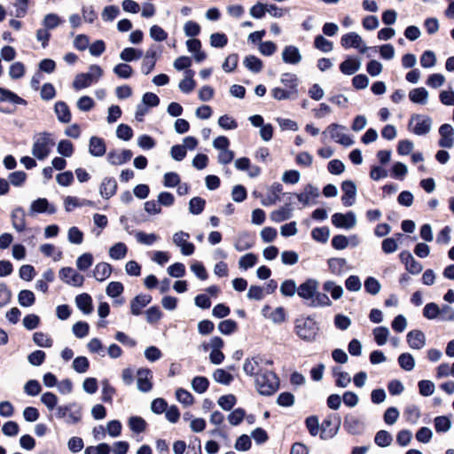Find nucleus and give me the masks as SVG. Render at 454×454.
<instances>
[{
  "mask_svg": "<svg viewBox=\"0 0 454 454\" xmlns=\"http://www.w3.org/2000/svg\"><path fill=\"white\" fill-rule=\"evenodd\" d=\"M244 66L253 73H259L262 68V62L254 55H248L243 61Z\"/></svg>",
  "mask_w": 454,
  "mask_h": 454,
  "instance_id": "42",
  "label": "nucleus"
},
{
  "mask_svg": "<svg viewBox=\"0 0 454 454\" xmlns=\"http://www.w3.org/2000/svg\"><path fill=\"white\" fill-rule=\"evenodd\" d=\"M432 119L424 114H413L409 122V129L417 136H423L431 130Z\"/></svg>",
  "mask_w": 454,
  "mask_h": 454,
  "instance_id": "5",
  "label": "nucleus"
},
{
  "mask_svg": "<svg viewBox=\"0 0 454 454\" xmlns=\"http://www.w3.org/2000/svg\"><path fill=\"white\" fill-rule=\"evenodd\" d=\"M114 73L120 78L128 79L133 74L132 67L126 63H120L116 65L114 69Z\"/></svg>",
  "mask_w": 454,
  "mask_h": 454,
  "instance_id": "52",
  "label": "nucleus"
},
{
  "mask_svg": "<svg viewBox=\"0 0 454 454\" xmlns=\"http://www.w3.org/2000/svg\"><path fill=\"white\" fill-rule=\"evenodd\" d=\"M152 301V297L148 294L137 295L130 302L131 313L135 316L141 314V310Z\"/></svg>",
  "mask_w": 454,
  "mask_h": 454,
  "instance_id": "25",
  "label": "nucleus"
},
{
  "mask_svg": "<svg viewBox=\"0 0 454 454\" xmlns=\"http://www.w3.org/2000/svg\"><path fill=\"white\" fill-rule=\"evenodd\" d=\"M263 359L260 356H254L251 359L247 358L243 364V371L249 376L256 375V372L262 370L260 365L262 364Z\"/></svg>",
  "mask_w": 454,
  "mask_h": 454,
  "instance_id": "27",
  "label": "nucleus"
},
{
  "mask_svg": "<svg viewBox=\"0 0 454 454\" xmlns=\"http://www.w3.org/2000/svg\"><path fill=\"white\" fill-rule=\"evenodd\" d=\"M93 263V256L90 253L82 254L76 260V267L80 270H88Z\"/></svg>",
  "mask_w": 454,
  "mask_h": 454,
  "instance_id": "59",
  "label": "nucleus"
},
{
  "mask_svg": "<svg viewBox=\"0 0 454 454\" xmlns=\"http://www.w3.org/2000/svg\"><path fill=\"white\" fill-rule=\"evenodd\" d=\"M292 216V210L281 207L270 214V219L275 223H280L289 219Z\"/></svg>",
  "mask_w": 454,
  "mask_h": 454,
  "instance_id": "58",
  "label": "nucleus"
},
{
  "mask_svg": "<svg viewBox=\"0 0 454 454\" xmlns=\"http://www.w3.org/2000/svg\"><path fill=\"white\" fill-rule=\"evenodd\" d=\"M374 441L380 447H387L391 444L393 437L387 431L380 430L376 434Z\"/></svg>",
  "mask_w": 454,
  "mask_h": 454,
  "instance_id": "55",
  "label": "nucleus"
},
{
  "mask_svg": "<svg viewBox=\"0 0 454 454\" xmlns=\"http://www.w3.org/2000/svg\"><path fill=\"white\" fill-rule=\"evenodd\" d=\"M57 151L64 157H71L74 153V145L69 140H61L58 145Z\"/></svg>",
  "mask_w": 454,
  "mask_h": 454,
  "instance_id": "64",
  "label": "nucleus"
},
{
  "mask_svg": "<svg viewBox=\"0 0 454 454\" xmlns=\"http://www.w3.org/2000/svg\"><path fill=\"white\" fill-rule=\"evenodd\" d=\"M130 430L136 434L144 432L146 428V421L138 416H131L128 421Z\"/></svg>",
  "mask_w": 454,
  "mask_h": 454,
  "instance_id": "38",
  "label": "nucleus"
},
{
  "mask_svg": "<svg viewBox=\"0 0 454 454\" xmlns=\"http://www.w3.org/2000/svg\"><path fill=\"white\" fill-rule=\"evenodd\" d=\"M137 388L139 391L146 393L149 392L153 385L150 381L152 372L148 369H139L137 371Z\"/></svg>",
  "mask_w": 454,
  "mask_h": 454,
  "instance_id": "20",
  "label": "nucleus"
},
{
  "mask_svg": "<svg viewBox=\"0 0 454 454\" xmlns=\"http://www.w3.org/2000/svg\"><path fill=\"white\" fill-rule=\"evenodd\" d=\"M184 74L185 77L179 82L178 87L182 92L187 94L192 92L196 87V82L193 80L194 71L186 69Z\"/></svg>",
  "mask_w": 454,
  "mask_h": 454,
  "instance_id": "31",
  "label": "nucleus"
},
{
  "mask_svg": "<svg viewBox=\"0 0 454 454\" xmlns=\"http://www.w3.org/2000/svg\"><path fill=\"white\" fill-rule=\"evenodd\" d=\"M372 333L376 343L379 346H383L387 343L390 333L386 326H380L373 329Z\"/></svg>",
  "mask_w": 454,
  "mask_h": 454,
  "instance_id": "46",
  "label": "nucleus"
},
{
  "mask_svg": "<svg viewBox=\"0 0 454 454\" xmlns=\"http://www.w3.org/2000/svg\"><path fill=\"white\" fill-rule=\"evenodd\" d=\"M340 44L345 49L356 48L361 53H365L369 49L365 45L363 38L356 32H349L343 35L340 38Z\"/></svg>",
  "mask_w": 454,
  "mask_h": 454,
  "instance_id": "7",
  "label": "nucleus"
},
{
  "mask_svg": "<svg viewBox=\"0 0 454 454\" xmlns=\"http://www.w3.org/2000/svg\"><path fill=\"white\" fill-rule=\"evenodd\" d=\"M314 46L323 52H330L333 48V43L320 35L315 37Z\"/></svg>",
  "mask_w": 454,
  "mask_h": 454,
  "instance_id": "51",
  "label": "nucleus"
},
{
  "mask_svg": "<svg viewBox=\"0 0 454 454\" xmlns=\"http://www.w3.org/2000/svg\"><path fill=\"white\" fill-rule=\"evenodd\" d=\"M124 290L123 285L121 282H110L106 286V293L110 297H118L120 296Z\"/></svg>",
  "mask_w": 454,
  "mask_h": 454,
  "instance_id": "63",
  "label": "nucleus"
},
{
  "mask_svg": "<svg viewBox=\"0 0 454 454\" xmlns=\"http://www.w3.org/2000/svg\"><path fill=\"white\" fill-rule=\"evenodd\" d=\"M133 153L129 149L121 151L112 150L107 153V161L111 165H122L131 160Z\"/></svg>",
  "mask_w": 454,
  "mask_h": 454,
  "instance_id": "13",
  "label": "nucleus"
},
{
  "mask_svg": "<svg viewBox=\"0 0 454 454\" xmlns=\"http://www.w3.org/2000/svg\"><path fill=\"white\" fill-rule=\"evenodd\" d=\"M361 62L359 59L348 58L340 65L341 73L351 75L360 69Z\"/></svg>",
  "mask_w": 454,
  "mask_h": 454,
  "instance_id": "34",
  "label": "nucleus"
},
{
  "mask_svg": "<svg viewBox=\"0 0 454 454\" xmlns=\"http://www.w3.org/2000/svg\"><path fill=\"white\" fill-rule=\"evenodd\" d=\"M434 422L437 433H446L451 427V421L446 416H438L434 419Z\"/></svg>",
  "mask_w": 454,
  "mask_h": 454,
  "instance_id": "49",
  "label": "nucleus"
},
{
  "mask_svg": "<svg viewBox=\"0 0 454 454\" xmlns=\"http://www.w3.org/2000/svg\"><path fill=\"white\" fill-rule=\"evenodd\" d=\"M365 291L372 294L376 295L381 289L380 283L373 277H368L364 281Z\"/></svg>",
  "mask_w": 454,
  "mask_h": 454,
  "instance_id": "53",
  "label": "nucleus"
},
{
  "mask_svg": "<svg viewBox=\"0 0 454 454\" xmlns=\"http://www.w3.org/2000/svg\"><path fill=\"white\" fill-rule=\"evenodd\" d=\"M323 288L325 292H329L334 300H339L343 295L342 286L336 285L333 281H325L323 285Z\"/></svg>",
  "mask_w": 454,
  "mask_h": 454,
  "instance_id": "41",
  "label": "nucleus"
},
{
  "mask_svg": "<svg viewBox=\"0 0 454 454\" xmlns=\"http://www.w3.org/2000/svg\"><path fill=\"white\" fill-rule=\"evenodd\" d=\"M328 266L333 274L341 276L347 271V260L344 258H331L328 260Z\"/></svg>",
  "mask_w": 454,
  "mask_h": 454,
  "instance_id": "32",
  "label": "nucleus"
},
{
  "mask_svg": "<svg viewBox=\"0 0 454 454\" xmlns=\"http://www.w3.org/2000/svg\"><path fill=\"white\" fill-rule=\"evenodd\" d=\"M117 191V182L114 177H104L99 185V194L102 198L109 200Z\"/></svg>",
  "mask_w": 454,
  "mask_h": 454,
  "instance_id": "18",
  "label": "nucleus"
},
{
  "mask_svg": "<svg viewBox=\"0 0 454 454\" xmlns=\"http://www.w3.org/2000/svg\"><path fill=\"white\" fill-rule=\"evenodd\" d=\"M54 111L60 122L68 123L71 121V113L65 102L58 101L54 106Z\"/></svg>",
  "mask_w": 454,
  "mask_h": 454,
  "instance_id": "30",
  "label": "nucleus"
},
{
  "mask_svg": "<svg viewBox=\"0 0 454 454\" xmlns=\"http://www.w3.org/2000/svg\"><path fill=\"white\" fill-rule=\"evenodd\" d=\"M409 98L413 103L425 105L427 102L428 91L423 87L416 88L410 91Z\"/></svg>",
  "mask_w": 454,
  "mask_h": 454,
  "instance_id": "36",
  "label": "nucleus"
},
{
  "mask_svg": "<svg viewBox=\"0 0 454 454\" xmlns=\"http://www.w3.org/2000/svg\"><path fill=\"white\" fill-rule=\"evenodd\" d=\"M404 415L407 421L416 424L420 418V410L415 404L408 405L404 411Z\"/></svg>",
  "mask_w": 454,
  "mask_h": 454,
  "instance_id": "56",
  "label": "nucleus"
},
{
  "mask_svg": "<svg viewBox=\"0 0 454 454\" xmlns=\"http://www.w3.org/2000/svg\"><path fill=\"white\" fill-rule=\"evenodd\" d=\"M34 342L43 348H51L52 346V340L45 333L42 332H36L33 335Z\"/></svg>",
  "mask_w": 454,
  "mask_h": 454,
  "instance_id": "57",
  "label": "nucleus"
},
{
  "mask_svg": "<svg viewBox=\"0 0 454 454\" xmlns=\"http://www.w3.org/2000/svg\"><path fill=\"white\" fill-rule=\"evenodd\" d=\"M280 293L284 296L293 297L295 293L298 294V286L293 279H286L280 286Z\"/></svg>",
  "mask_w": 454,
  "mask_h": 454,
  "instance_id": "47",
  "label": "nucleus"
},
{
  "mask_svg": "<svg viewBox=\"0 0 454 454\" xmlns=\"http://www.w3.org/2000/svg\"><path fill=\"white\" fill-rule=\"evenodd\" d=\"M0 98L3 101H10L17 105H26L27 101L14 92L0 87Z\"/></svg>",
  "mask_w": 454,
  "mask_h": 454,
  "instance_id": "40",
  "label": "nucleus"
},
{
  "mask_svg": "<svg viewBox=\"0 0 454 454\" xmlns=\"http://www.w3.org/2000/svg\"><path fill=\"white\" fill-rule=\"evenodd\" d=\"M135 237L138 243L146 246H151L159 239L158 235L154 233H145L144 231H137Z\"/></svg>",
  "mask_w": 454,
  "mask_h": 454,
  "instance_id": "48",
  "label": "nucleus"
},
{
  "mask_svg": "<svg viewBox=\"0 0 454 454\" xmlns=\"http://www.w3.org/2000/svg\"><path fill=\"white\" fill-rule=\"evenodd\" d=\"M228 43V38L225 34L213 33L210 35V45L215 48H223Z\"/></svg>",
  "mask_w": 454,
  "mask_h": 454,
  "instance_id": "60",
  "label": "nucleus"
},
{
  "mask_svg": "<svg viewBox=\"0 0 454 454\" xmlns=\"http://www.w3.org/2000/svg\"><path fill=\"white\" fill-rule=\"evenodd\" d=\"M281 83L286 87V90L291 91L294 95H298V77L290 73L283 74L280 78Z\"/></svg>",
  "mask_w": 454,
  "mask_h": 454,
  "instance_id": "28",
  "label": "nucleus"
},
{
  "mask_svg": "<svg viewBox=\"0 0 454 454\" xmlns=\"http://www.w3.org/2000/svg\"><path fill=\"white\" fill-rule=\"evenodd\" d=\"M102 74L103 70L99 66L91 65L88 73H82L75 76L73 82V87L76 90L88 88L93 82H96Z\"/></svg>",
  "mask_w": 454,
  "mask_h": 454,
  "instance_id": "4",
  "label": "nucleus"
},
{
  "mask_svg": "<svg viewBox=\"0 0 454 454\" xmlns=\"http://www.w3.org/2000/svg\"><path fill=\"white\" fill-rule=\"evenodd\" d=\"M56 207L50 204L48 200L45 198H39L32 201L29 207V215H31L41 213H48L51 215L56 213Z\"/></svg>",
  "mask_w": 454,
  "mask_h": 454,
  "instance_id": "12",
  "label": "nucleus"
},
{
  "mask_svg": "<svg viewBox=\"0 0 454 454\" xmlns=\"http://www.w3.org/2000/svg\"><path fill=\"white\" fill-rule=\"evenodd\" d=\"M208 385L209 382L206 377L197 376L192 381V389L199 394L206 392Z\"/></svg>",
  "mask_w": 454,
  "mask_h": 454,
  "instance_id": "54",
  "label": "nucleus"
},
{
  "mask_svg": "<svg viewBox=\"0 0 454 454\" xmlns=\"http://www.w3.org/2000/svg\"><path fill=\"white\" fill-rule=\"evenodd\" d=\"M127 246L122 242L114 244L109 249V256L114 260H121L127 254Z\"/></svg>",
  "mask_w": 454,
  "mask_h": 454,
  "instance_id": "39",
  "label": "nucleus"
},
{
  "mask_svg": "<svg viewBox=\"0 0 454 454\" xmlns=\"http://www.w3.org/2000/svg\"><path fill=\"white\" fill-rule=\"evenodd\" d=\"M213 377L216 382L223 385H229L233 380L232 375L223 369L215 370Z\"/></svg>",
  "mask_w": 454,
  "mask_h": 454,
  "instance_id": "61",
  "label": "nucleus"
},
{
  "mask_svg": "<svg viewBox=\"0 0 454 454\" xmlns=\"http://www.w3.org/2000/svg\"><path fill=\"white\" fill-rule=\"evenodd\" d=\"M112 273V266L107 262H99L95 266L93 270L94 278L102 282L108 278Z\"/></svg>",
  "mask_w": 454,
  "mask_h": 454,
  "instance_id": "33",
  "label": "nucleus"
},
{
  "mask_svg": "<svg viewBox=\"0 0 454 454\" xmlns=\"http://www.w3.org/2000/svg\"><path fill=\"white\" fill-rule=\"evenodd\" d=\"M283 191V186L279 183H274L270 188V193L261 200L262 206L268 207L276 204L279 200V193Z\"/></svg>",
  "mask_w": 454,
  "mask_h": 454,
  "instance_id": "23",
  "label": "nucleus"
},
{
  "mask_svg": "<svg viewBox=\"0 0 454 454\" xmlns=\"http://www.w3.org/2000/svg\"><path fill=\"white\" fill-rule=\"evenodd\" d=\"M55 145V141L49 132H42L36 135L34 138L32 146V154L39 160L46 159L52 147Z\"/></svg>",
  "mask_w": 454,
  "mask_h": 454,
  "instance_id": "2",
  "label": "nucleus"
},
{
  "mask_svg": "<svg viewBox=\"0 0 454 454\" xmlns=\"http://www.w3.org/2000/svg\"><path fill=\"white\" fill-rule=\"evenodd\" d=\"M344 427L349 434H357L363 429V423L356 416L348 415L344 420Z\"/></svg>",
  "mask_w": 454,
  "mask_h": 454,
  "instance_id": "29",
  "label": "nucleus"
},
{
  "mask_svg": "<svg viewBox=\"0 0 454 454\" xmlns=\"http://www.w3.org/2000/svg\"><path fill=\"white\" fill-rule=\"evenodd\" d=\"M439 134L441 139L439 140V145L442 148H451L454 145V129L450 124H442L439 129Z\"/></svg>",
  "mask_w": 454,
  "mask_h": 454,
  "instance_id": "17",
  "label": "nucleus"
},
{
  "mask_svg": "<svg viewBox=\"0 0 454 454\" xmlns=\"http://www.w3.org/2000/svg\"><path fill=\"white\" fill-rule=\"evenodd\" d=\"M56 416L59 419H64L67 424H76L81 420V408L75 403H69L56 408Z\"/></svg>",
  "mask_w": 454,
  "mask_h": 454,
  "instance_id": "6",
  "label": "nucleus"
},
{
  "mask_svg": "<svg viewBox=\"0 0 454 454\" xmlns=\"http://www.w3.org/2000/svg\"><path fill=\"white\" fill-rule=\"evenodd\" d=\"M407 342L413 349H421L426 345L425 334L419 330H413L407 334Z\"/></svg>",
  "mask_w": 454,
  "mask_h": 454,
  "instance_id": "22",
  "label": "nucleus"
},
{
  "mask_svg": "<svg viewBox=\"0 0 454 454\" xmlns=\"http://www.w3.org/2000/svg\"><path fill=\"white\" fill-rule=\"evenodd\" d=\"M89 152L94 157H101L106 153V143L98 137H91L89 144Z\"/></svg>",
  "mask_w": 454,
  "mask_h": 454,
  "instance_id": "26",
  "label": "nucleus"
},
{
  "mask_svg": "<svg viewBox=\"0 0 454 454\" xmlns=\"http://www.w3.org/2000/svg\"><path fill=\"white\" fill-rule=\"evenodd\" d=\"M341 190L343 192V195L341 197V200L344 206L350 207L355 202V198L356 195V185L353 181L347 180L341 184Z\"/></svg>",
  "mask_w": 454,
  "mask_h": 454,
  "instance_id": "15",
  "label": "nucleus"
},
{
  "mask_svg": "<svg viewBox=\"0 0 454 454\" xmlns=\"http://www.w3.org/2000/svg\"><path fill=\"white\" fill-rule=\"evenodd\" d=\"M255 387L259 394L270 395L274 394L279 386L277 375L270 370H260L256 372L254 379Z\"/></svg>",
  "mask_w": 454,
  "mask_h": 454,
  "instance_id": "1",
  "label": "nucleus"
},
{
  "mask_svg": "<svg viewBox=\"0 0 454 454\" xmlns=\"http://www.w3.org/2000/svg\"><path fill=\"white\" fill-rule=\"evenodd\" d=\"M341 419L337 414L329 415L322 423L321 429L327 432L329 437L334 436L340 427Z\"/></svg>",
  "mask_w": 454,
  "mask_h": 454,
  "instance_id": "16",
  "label": "nucleus"
},
{
  "mask_svg": "<svg viewBox=\"0 0 454 454\" xmlns=\"http://www.w3.org/2000/svg\"><path fill=\"white\" fill-rule=\"evenodd\" d=\"M319 283L314 278H309L298 286V295L309 302L318 289Z\"/></svg>",
  "mask_w": 454,
  "mask_h": 454,
  "instance_id": "11",
  "label": "nucleus"
},
{
  "mask_svg": "<svg viewBox=\"0 0 454 454\" xmlns=\"http://www.w3.org/2000/svg\"><path fill=\"white\" fill-rule=\"evenodd\" d=\"M308 305L310 307H328L332 305V301L328 295L325 293L318 292L317 289L315 295L312 300L308 302Z\"/></svg>",
  "mask_w": 454,
  "mask_h": 454,
  "instance_id": "37",
  "label": "nucleus"
},
{
  "mask_svg": "<svg viewBox=\"0 0 454 454\" xmlns=\"http://www.w3.org/2000/svg\"><path fill=\"white\" fill-rule=\"evenodd\" d=\"M300 50L294 45H287L282 51V60L286 64L297 65L301 61Z\"/></svg>",
  "mask_w": 454,
  "mask_h": 454,
  "instance_id": "19",
  "label": "nucleus"
},
{
  "mask_svg": "<svg viewBox=\"0 0 454 454\" xmlns=\"http://www.w3.org/2000/svg\"><path fill=\"white\" fill-rule=\"evenodd\" d=\"M319 327L316 321L311 317L301 318L296 320L295 323V333L296 334L306 341L315 340Z\"/></svg>",
  "mask_w": 454,
  "mask_h": 454,
  "instance_id": "3",
  "label": "nucleus"
},
{
  "mask_svg": "<svg viewBox=\"0 0 454 454\" xmlns=\"http://www.w3.org/2000/svg\"><path fill=\"white\" fill-rule=\"evenodd\" d=\"M206 200L200 197H194L189 202V211L192 215H200L204 210Z\"/></svg>",
  "mask_w": 454,
  "mask_h": 454,
  "instance_id": "50",
  "label": "nucleus"
},
{
  "mask_svg": "<svg viewBox=\"0 0 454 454\" xmlns=\"http://www.w3.org/2000/svg\"><path fill=\"white\" fill-rule=\"evenodd\" d=\"M90 366L89 360L85 356H77L73 361V368L78 373H84Z\"/></svg>",
  "mask_w": 454,
  "mask_h": 454,
  "instance_id": "62",
  "label": "nucleus"
},
{
  "mask_svg": "<svg viewBox=\"0 0 454 454\" xmlns=\"http://www.w3.org/2000/svg\"><path fill=\"white\" fill-rule=\"evenodd\" d=\"M346 128L344 126L333 123L327 127L324 133H329L332 139L344 146H350L354 144V140L348 135L343 133Z\"/></svg>",
  "mask_w": 454,
  "mask_h": 454,
  "instance_id": "8",
  "label": "nucleus"
},
{
  "mask_svg": "<svg viewBox=\"0 0 454 454\" xmlns=\"http://www.w3.org/2000/svg\"><path fill=\"white\" fill-rule=\"evenodd\" d=\"M399 257L401 262L405 264V268L410 273L417 275L422 271V264L416 261L409 251L405 250L401 252Z\"/></svg>",
  "mask_w": 454,
  "mask_h": 454,
  "instance_id": "14",
  "label": "nucleus"
},
{
  "mask_svg": "<svg viewBox=\"0 0 454 454\" xmlns=\"http://www.w3.org/2000/svg\"><path fill=\"white\" fill-rule=\"evenodd\" d=\"M143 55L142 51L128 47L120 53V59L126 62H130L140 59Z\"/></svg>",
  "mask_w": 454,
  "mask_h": 454,
  "instance_id": "44",
  "label": "nucleus"
},
{
  "mask_svg": "<svg viewBox=\"0 0 454 454\" xmlns=\"http://www.w3.org/2000/svg\"><path fill=\"white\" fill-rule=\"evenodd\" d=\"M332 223L338 228L352 229L356 224V217L351 211L347 214L335 213L332 216Z\"/></svg>",
  "mask_w": 454,
  "mask_h": 454,
  "instance_id": "10",
  "label": "nucleus"
},
{
  "mask_svg": "<svg viewBox=\"0 0 454 454\" xmlns=\"http://www.w3.org/2000/svg\"><path fill=\"white\" fill-rule=\"evenodd\" d=\"M19 304L22 307H30L35 301V294L30 290H21L18 294Z\"/></svg>",
  "mask_w": 454,
  "mask_h": 454,
  "instance_id": "45",
  "label": "nucleus"
},
{
  "mask_svg": "<svg viewBox=\"0 0 454 454\" xmlns=\"http://www.w3.org/2000/svg\"><path fill=\"white\" fill-rule=\"evenodd\" d=\"M76 306L84 314H90L92 311V299L88 294H82L75 298Z\"/></svg>",
  "mask_w": 454,
  "mask_h": 454,
  "instance_id": "35",
  "label": "nucleus"
},
{
  "mask_svg": "<svg viewBox=\"0 0 454 454\" xmlns=\"http://www.w3.org/2000/svg\"><path fill=\"white\" fill-rule=\"evenodd\" d=\"M59 278L66 284L80 287L82 286L84 277L71 267H64L59 270Z\"/></svg>",
  "mask_w": 454,
  "mask_h": 454,
  "instance_id": "9",
  "label": "nucleus"
},
{
  "mask_svg": "<svg viewBox=\"0 0 454 454\" xmlns=\"http://www.w3.org/2000/svg\"><path fill=\"white\" fill-rule=\"evenodd\" d=\"M397 360L400 367L406 372H411L415 367V359L410 353H402Z\"/></svg>",
  "mask_w": 454,
  "mask_h": 454,
  "instance_id": "43",
  "label": "nucleus"
},
{
  "mask_svg": "<svg viewBox=\"0 0 454 454\" xmlns=\"http://www.w3.org/2000/svg\"><path fill=\"white\" fill-rule=\"evenodd\" d=\"M319 196V190L317 187L309 184H307L303 192L296 194L298 200L302 203L304 206H307L310 203L311 200H314Z\"/></svg>",
  "mask_w": 454,
  "mask_h": 454,
  "instance_id": "21",
  "label": "nucleus"
},
{
  "mask_svg": "<svg viewBox=\"0 0 454 454\" xmlns=\"http://www.w3.org/2000/svg\"><path fill=\"white\" fill-rule=\"evenodd\" d=\"M11 217L13 228L18 232H22L26 229V215L24 209L20 207H16L12 210Z\"/></svg>",
  "mask_w": 454,
  "mask_h": 454,
  "instance_id": "24",
  "label": "nucleus"
}]
</instances>
